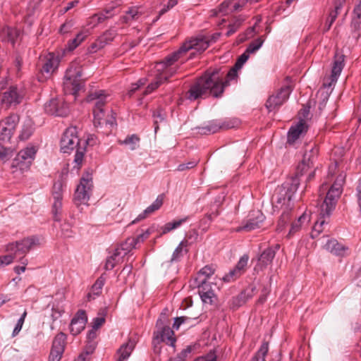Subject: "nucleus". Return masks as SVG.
Instances as JSON below:
<instances>
[{
	"label": "nucleus",
	"mask_w": 361,
	"mask_h": 361,
	"mask_svg": "<svg viewBox=\"0 0 361 361\" xmlns=\"http://www.w3.org/2000/svg\"><path fill=\"white\" fill-rule=\"evenodd\" d=\"M344 55L336 54L331 70V80L336 82L344 67Z\"/></svg>",
	"instance_id": "obj_27"
},
{
	"label": "nucleus",
	"mask_w": 361,
	"mask_h": 361,
	"mask_svg": "<svg viewBox=\"0 0 361 361\" xmlns=\"http://www.w3.org/2000/svg\"><path fill=\"white\" fill-rule=\"evenodd\" d=\"M292 218L291 209L287 207L283 210L281 215L280 216L277 230L282 231L285 226L290 221Z\"/></svg>",
	"instance_id": "obj_42"
},
{
	"label": "nucleus",
	"mask_w": 361,
	"mask_h": 361,
	"mask_svg": "<svg viewBox=\"0 0 361 361\" xmlns=\"http://www.w3.org/2000/svg\"><path fill=\"white\" fill-rule=\"evenodd\" d=\"M62 209V198L54 199L52 213L55 221H59Z\"/></svg>",
	"instance_id": "obj_49"
},
{
	"label": "nucleus",
	"mask_w": 361,
	"mask_h": 361,
	"mask_svg": "<svg viewBox=\"0 0 361 361\" xmlns=\"http://www.w3.org/2000/svg\"><path fill=\"white\" fill-rule=\"evenodd\" d=\"M164 75H159L157 74L155 78V80L149 84L145 91V94H147L153 92L154 90L158 88V87L164 81L163 80Z\"/></svg>",
	"instance_id": "obj_51"
},
{
	"label": "nucleus",
	"mask_w": 361,
	"mask_h": 361,
	"mask_svg": "<svg viewBox=\"0 0 361 361\" xmlns=\"http://www.w3.org/2000/svg\"><path fill=\"white\" fill-rule=\"evenodd\" d=\"M33 132V128L30 121L25 123L22 128V130L20 131V133L19 135V138L21 140H27Z\"/></svg>",
	"instance_id": "obj_48"
},
{
	"label": "nucleus",
	"mask_w": 361,
	"mask_h": 361,
	"mask_svg": "<svg viewBox=\"0 0 361 361\" xmlns=\"http://www.w3.org/2000/svg\"><path fill=\"white\" fill-rule=\"evenodd\" d=\"M292 87L289 82L281 87V89L274 94L271 95L267 102L266 107L269 111H271L281 106L289 97Z\"/></svg>",
	"instance_id": "obj_12"
},
{
	"label": "nucleus",
	"mask_w": 361,
	"mask_h": 361,
	"mask_svg": "<svg viewBox=\"0 0 361 361\" xmlns=\"http://www.w3.org/2000/svg\"><path fill=\"white\" fill-rule=\"evenodd\" d=\"M141 12L137 7H131L126 12L121 18V21L124 23H129L133 20H136L141 16Z\"/></svg>",
	"instance_id": "obj_36"
},
{
	"label": "nucleus",
	"mask_w": 361,
	"mask_h": 361,
	"mask_svg": "<svg viewBox=\"0 0 361 361\" xmlns=\"http://www.w3.org/2000/svg\"><path fill=\"white\" fill-rule=\"evenodd\" d=\"M250 54L246 51L242 54L235 65L228 72L225 80L219 75V70L207 71L199 78L191 86L187 92V97L190 101L196 100L202 97L212 95L214 97H221L224 89L230 85L231 81H237L238 71L249 59Z\"/></svg>",
	"instance_id": "obj_1"
},
{
	"label": "nucleus",
	"mask_w": 361,
	"mask_h": 361,
	"mask_svg": "<svg viewBox=\"0 0 361 361\" xmlns=\"http://www.w3.org/2000/svg\"><path fill=\"white\" fill-rule=\"evenodd\" d=\"M114 7L111 6L90 16L87 20V26L94 28L104 23L107 19L112 18L115 13Z\"/></svg>",
	"instance_id": "obj_22"
},
{
	"label": "nucleus",
	"mask_w": 361,
	"mask_h": 361,
	"mask_svg": "<svg viewBox=\"0 0 361 361\" xmlns=\"http://www.w3.org/2000/svg\"><path fill=\"white\" fill-rule=\"evenodd\" d=\"M210 44V39L208 36L199 35L195 37L190 38L180 47V51H188L195 49L197 51L202 52L206 50Z\"/></svg>",
	"instance_id": "obj_15"
},
{
	"label": "nucleus",
	"mask_w": 361,
	"mask_h": 361,
	"mask_svg": "<svg viewBox=\"0 0 361 361\" xmlns=\"http://www.w3.org/2000/svg\"><path fill=\"white\" fill-rule=\"evenodd\" d=\"M263 43L262 37H258L248 45L245 51L250 54H253L262 46Z\"/></svg>",
	"instance_id": "obj_52"
},
{
	"label": "nucleus",
	"mask_w": 361,
	"mask_h": 361,
	"mask_svg": "<svg viewBox=\"0 0 361 361\" xmlns=\"http://www.w3.org/2000/svg\"><path fill=\"white\" fill-rule=\"evenodd\" d=\"M248 259H249L248 255H244L243 256H242L240 257V259H239V261L238 262L237 264L235 267V269L238 272H240L241 275L245 271V268L247 265Z\"/></svg>",
	"instance_id": "obj_56"
},
{
	"label": "nucleus",
	"mask_w": 361,
	"mask_h": 361,
	"mask_svg": "<svg viewBox=\"0 0 361 361\" xmlns=\"http://www.w3.org/2000/svg\"><path fill=\"white\" fill-rule=\"evenodd\" d=\"M197 318H191L190 317L183 316L176 317L174 319V322L173 324V328L175 329H178L179 326L181 324H186L188 326H192L197 324Z\"/></svg>",
	"instance_id": "obj_37"
},
{
	"label": "nucleus",
	"mask_w": 361,
	"mask_h": 361,
	"mask_svg": "<svg viewBox=\"0 0 361 361\" xmlns=\"http://www.w3.org/2000/svg\"><path fill=\"white\" fill-rule=\"evenodd\" d=\"M24 95L21 87L17 85L11 86L6 91L3 92L0 97L1 105L6 108L11 106H16L20 104Z\"/></svg>",
	"instance_id": "obj_11"
},
{
	"label": "nucleus",
	"mask_w": 361,
	"mask_h": 361,
	"mask_svg": "<svg viewBox=\"0 0 361 361\" xmlns=\"http://www.w3.org/2000/svg\"><path fill=\"white\" fill-rule=\"evenodd\" d=\"M18 35V30L11 27H4L1 34L3 41L11 42L13 44H14Z\"/></svg>",
	"instance_id": "obj_34"
},
{
	"label": "nucleus",
	"mask_w": 361,
	"mask_h": 361,
	"mask_svg": "<svg viewBox=\"0 0 361 361\" xmlns=\"http://www.w3.org/2000/svg\"><path fill=\"white\" fill-rule=\"evenodd\" d=\"M189 219V216L166 223L161 227V234H166L178 227Z\"/></svg>",
	"instance_id": "obj_39"
},
{
	"label": "nucleus",
	"mask_w": 361,
	"mask_h": 361,
	"mask_svg": "<svg viewBox=\"0 0 361 361\" xmlns=\"http://www.w3.org/2000/svg\"><path fill=\"white\" fill-rule=\"evenodd\" d=\"M20 263L22 264L21 266H16L13 269L14 271L17 274H20L21 273H23L26 269V266L28 264V260L27 258L25 257V255H23V257H20L19 259Z\"/></svg>",
	"instance_id": "obj_60"
},
{
	"label": "nucleus",
	"mask_w": 361,
	"mask_h": 361,
	"mask_svg": "<svg viewBox=\"0 0 361 361\" xmlns=\"http://www.w3.org/2000/svg\"><path fill=\"white\" fill-rule=\"evenodd\" d=\"M87 322V317L85 310H78L73 318L71 319L70 324V332L72 335H78L84 330L86 323Z\"/></svg>",
	"instance_id": "obj_19"
},
{
	"label": "nucleus",
	"mask_w": 361,
	"mask_h": 361,
	"mask_svg": "<svg viewBox=\"0 0 361 361\" xmlns=\"http://www.w3.org/2000/svg\"><path fill=\"white\" fill-rule=\"evenodd\" d=\"M75 26V21L73 20H66L61 26L60 27V32L61 34H67L72 31Z\"/></svg>",
	"instance_id": "obj_59"
},
{
	"label": "nucleus",
	"mask_w": 361,
	"mask_h": 361,
	"mask_svg": "<svg viewBox=\"0 0 361 361\" xmlns=\"http://www.w3.org/2000/svg\"><path fill=\"white\" fill-rule=\"evenodd\" d=\"M63 184L61 181H57L54 184L52 195L54 199L63 198Z\"/></svg>",
	"instance_id": "obj_57"
},
{
	"label": "nucleus",
	"mask_w": 361,
	"mask_h": 361,
	"mask_svg": "<svg viewBox=\"0 0 361 361\" xmlns=\"http://www.w3.org/2000/svg\"><path fill=\"white\" fill-rule=\"evenodd\" d=\"M176 338L174 336L173 331L169 326H164L154 331L153 336V345L154 348H157V345L161 342H164L167 345L174 346L176 343Z\"/></svg>",
	"instance_id": "obj_16"
},
{
	"label": "nucleus",
	"mask_w": 361,
	"mask_h": 361,
	"mask_svg": "<svg viewBox=\"0 0 361 361\" xmlns=\"http://www.w3.org/2000/svg\"><path fill=\"white\" fill-rule=\"evenodd\" d=\"M269 351V343L268 342H263L260 348L252 357L250 361H265V357Z\"/></svg>",
	"instance_id": "obj_41"
},
{
	"label": "nucleus",
	"mask_w": 361,
	"mask_h": 361,
	"mask_svg": "<svg viewBox=\"0 0 361 361\" xmlns=\"http://www.w3.org/2000/svg\"><path fill=\"white\" fill-rule=\"evenodd\" d=\"M140 140L137 135L133 134L128 135L123 140H120L119 143L128 146L130 150H135L139 147Z\"/></svg>",
	"instance_id": "obj_40"
},
{
	"label": "nucleus",
	"mask_w": 361,
	"mask_h": 361,
	"mask_svg": "<svg viewBox=\"0 0 361 361\" xmlns=\"http://www.w3.org/2000/svg\"><path fill=\"white\" fill-rule=\"evenodd\" d=\"M241 276L240 273L238 272L235 268L230 270L228 274H226L223 277V280L226 282H231L232 281L235 280L238 277Z\"/></svg>",
	"instance_id": "obj_62"
},
{
	"label": "nucleus",
	"mask_w": 361,
	"mask_h": 361,
	"mask_svg": "<svg viewBox=\"0 0 361 361\" xmlns=\"http://www.w3.org/2000/svg\"><path fill=\"white\" fill-rule=\"evenodd\" d=\"M235 121L213 120L197 128L201 134H213L220 130H227L234 128Z\"/></svg>",
	"instance_id": "obj_14"
},
{
	"label": "nucleus",
	"mask_w": 361,
	"mask_h": 361,
	"mask_svg": "<svg viewBox=\"0 0 361 361\" xmlns=\"http://www.w3.org/2000/svg\"><path fill=\"white\" fill-rule=\"evenodd\" d=\"M117 33L115 30L109 29L106 31H105L101 36L103 38L104 41L109 44L110 42H111L115 37L116 36Z\"/></svg>",
	"instance_id": "obj_61"
},
{
	"label": "nucleus",
	"mask_w": 361,
	"mask_h": 361,
	"mask_svg": "<svg viewBox=\"0 0 361 361\" xmlns=\"http://www.w3.org/2000/svg\"><path fill=\"white\" fill-rule=\"evenodd\" d=\"M199 295L202 302L205 304L212 305L214 303V300L216 299V295L214 293V290L207 292H203L202 293H200Z\"/></svg>",
	"instance_id": "obj_55"
},
{
	"label": "nucleus",
	"mask_w": 361,
	"mask_h": 361,
	"mask_svg": "<svg viewBox=\"0 0 361 361\" xmlns=\"http://www.w3.org/2000/svg\"><path fill=\"white\" fill-rule=\"evenodd\" d=\"M87 34L84 32H79L76 37L70 40L68 43V49L69 51L74 50L76 47H78L80 43L86 38Z\"/></svg>",
	"instance_id": "obj_44"
},
{
	"label": "nucleus",
	"mask_w": 361,
	"mask_h": 361,
	"mask_svg": "<svg viewBox=\"0 0 361 361\" xmlns=\"http://www.w3.org/2000/svg\"><path fill=\"white\" fill-rule=\"evenodd\" d=\"M66 335L63 333L58 334L52 344L49 357V361H60L64 351Z\"/></svg>",
	"instance_id": "obj_18"
},
{
	"label": "nucleus",
	"mask_w": 361,
	"mask_h": 361,
	"mask_svg": "<svg viewBox=\"0 0 361 361\" xmlns=\"http://www.w3.org/2000/svg\"><path fill=\"white\" fill-rule=\"evenodd\" d=\"M104 279L102 276L97 279L95 283L92 285L90 292L87 295L89 301L94 300L95 297L100 295L102 289L104 285Z\"/></svg>",
	"instance_id": "obj_35"
},
{
	"label": "nucleus",
	"mask_w": 361,
	"mask_h": 361,
	"mask_svg": "<svg viewBox=\"0 0 361 361\" xmlns=\"http://www.w3.org/2000/svg\"><path fill=\"white\" fill-rule=\"evenodd\" d=\"M108 96L104 90H98L90 93L87 97V102H94L93 115L95 127H98L102 124V121L104 116L103 107L107 102Z\"/></svg>",
	"instance_id": "obj_8"
},
{
	"label": "nucleus",
	"mask_w": 361,
	"mask_h": 361,
	"mask_svg": "<svg viewBox=\"0 0 361 361\" xmlns=\"http://www.w3.org/2000/svg\"><path fill=\"white\" fill-rule=\"evenodd\" d=\"M212 283L208 281H204V283H197L196 281H190V286L195 288H198V293H202L203 292H207L213 290Z\"/></svg>",
	"instance_id": "obj_43"
},
{
	"label": "nucleus",
	"mask_w": 361,
	"mask_h": 361,
	"mask_svg": "<svg viewBox=\"0 0 361 361\" xmlns=\"http://www.w3.org/2000/svg\"><path fill=\"white\" fill-rule=\"evenodd\" d=\"M92 178H81L80 184L78 185L75 194L74 202L75 204H86L90 199V192L92 190Z\"/></svg>",
	"instance_id": "obj_13"
},
{
	"label": "nucleus",
	"mask_w": 361,
	"mask_h": 361,
	"mask_svg": "<svg viewBox=\"0 0 361 361\" xmlns=\"http://www.w3.org/2000/svg\"><path fill=\"white\" fill-rule=\"evenodd\" d=\"M39 244V238L36 236H30L8 244L6 246V251L9 254L0 256V268L11 264L18 255H25Z\"/></svg>",
	"instance_id": "obj_5"
},
{
	"label": "nucleus",
	"mask_w": 361,
	"mask_h": 361,
	"mask_svg": "<svg viewBox=\"0 0 361 361\" xmlns=\"http://www.w3.org/2000/svg\"><path fill=\"white\" fill-rule=\"evenodd\" d=\"M279 249V245H276L274 247H268L264 250L257 259V263L255 267V271H262L269 265L275 257L276 250Z\"/></svg>",
	"instance_id": "obj_21"
},
{
	"label": "nucleus",
	"mask_w": 361,
	"mask_h": 361,
	"mask_svg": "<svg viewBox=\"0 0 361 361\" xmlns=\"http://www.w3.org/2000/svg\"><path fill=\"white\" fill-rule=\"evenodd\" d=\"M194 361H216V355L214 352H209L205 356L200 357Z\"/></svg>",
	"instance_id": "obj_64"
},
{
	"label": "nucleus",
	"mask_w": 361,
	"mask_h": 361,
	"mask_svg": "<svg viewBox=\"0 0 361 361\" xmlns=\"http://www.w3.org/2000/svg\"><path fill=\"white\" fill-rule=\"evenodd\" d=\"M164 197L162 195H159L155 201L149 207H147L142 213L140 214L138 216L132 221V224H135L140 220L144 219L155 211L158 210L163 204Z\"/></svg>",
	"instance_id": "obj_25"
},
{
	"label": "nucleus",
	"mask_w": 361,
	"mask_h": 361,
	"mask_svg": "<svg viewBox=\"0 0 361 361\" xmlns=\"http://www.w3.org/2000/svg\"><path fill=\"white\" fill-rule=\"evenodd\" d=\"M60 235L63 238H71L73 235L72 229V223L65 221L61 224Z\"/></svg>",
	"instance_id": "obj_46"
},
{
	"label": "nucleus",
	"mask_w": 361,
	"mask_h": 361,
	"mask_svg": "<svg viewBox=\"0 0 361 361\" xmlns=\"http://www.w3.org/2000/svg\"><path fill=\"white\" fill-rule=\"evenodd\" d=\"M37 152V148L33 145H29L21 149L11 163V168L19 169L21 171L30 169Z\"/></svg>",
	"instance_id": "obj_9"
},
{
	"label": "nucleus",
	"mask_w": 361,
	"mask_h": 361,
	"mask_svg": "<svg viewBox=\"0 0 361 361\" xmlns=\"http://www.w3.org/2000/svg\"><path fill=\"white\" fill-rule=\"evenodd\" d=\"M317 154L318 149L316 147H312L304 154L303 159L297 168L295 176L291 178L289 182L284 183L279 188L277 193L274 195L273 199L276 203L283 205L290 202L300 185L299 178L313 167Z\"/></svg>",
	"instance_id": "obj_2"
},
{
	"label": "nucleus",
	"mask_w": 361,
	"mask_h": 361,
	"mask_svg": "<svg viewBox=\"0 0 361 361\" xmlns=\"http://www.w3.org/2000/svg\"><path fill=\"white\" fill-rule=\"evenodd\" d=\"M248 0H226L222 2L219 8V13L226 14L228 12L236 11L241 9Z\"/></svg>",
	"instance_id": "obj_23"
},
{
	"label": "nucleus",
	"mask_w": 361,
	"mask_h": 361,
	"mask_svg": "<svg viewBox=\"0 0 361 361\" xmlns=\"http://www.w3.org/2000/svg\"><path fill=\"white\" fill-rule=\"evenodd\" d=\"M307 130V126L304 120H300L296 125L290 128L288 133V142L293 144L298 140L300 135L306 133Z\"/></svg>",
	"instance_id": "obj_24"
},
{
	"label": "nucleus",
	"mask_w": 361,
	"mask_h": 361,
	"mask_svg": "<svg viewBox=\"0 0 361 361\" xmlns=\"http://www.w3.org/2000/svg\"><path fill=\"white\" fill-rule=\"evenodd\" d=\"M325 248L332 254L341 257L344 256L346 251L348 250V247L339 243L335 239L328 240L325 245Z\"/></svg>",
	"instance_id": "obj_26"
},
{
	"label": "nucleus",
	"mask_w": 361,
	"mask_h": 361,
	"mask_svg": "<svg viewBox=\"0 0 361 361\" xmlns=\"http://www.w3.org/2000/svg\"><path fill=\"white\" fill-rule=\"evenodd\" d=\"M45 111L50 115L66 116L68 114V106L61 99H51L44 104Z\"/></svg>",
	"instance_id": "obj_17"
},
{
	"label": "nucleus",
	"mask_w": 361,
	"mask_h": 361,
	"mask_svg": "<svg viewBox=\"0 0 361 361\" xmlns=\"http://www.w3.org/2000/svg\"><path fill=\"white\" fill-rule=\"evenodd\" d=\"M343 182L344 178L340 176L329 189L326 197L320 207L319 218L314 223L311 232V237L312 238H316L323 231L324 225L326 224L325 218H329L331 215L342 194Z\"/></svg>",
	"instance_id": "obj_3"
},
{
	"label": "nucleus",
	"mask_w": 361,
	"mask_h": 361,
	"mask_svg": "<svg viewBox=\"0 0 361 361\" xmlns=\"http://www.w3.org/2000/svg\"><path fill=\"white\" fill-rule=\"evenodd\" d=\"M122 258L118 255H116V252L107 258L105 263V269L111 270L114 268L116 264L119 263Z\"/></svg>",
	"instance_id": "obj_53"
},
{
	"label": "nucleus",
	"mask_w": 361,
	"mask_h": 361,
	"mask_svg": "<svg viewBox=\"0 0 361 361\" xmlns=\"http://www.w3.org/2000/svg\"><path fill=\"white\" fill-rule=\"evenodd\" d=\"M136 246L133 238H128L126 241L122 243L115 249L116 255L121 258L128 255Z\"/></svg>",
	"instance_id": "obj_29"
},
{
	"label": "nucleus",
	"mask_w": 361,
	"mask_h": 361,
	"mask_svg": "<svg viewBox=\"0 0 361 361\" xmlns=\"http://www.w3.org/2000/svg\"><path fill=\"white\" fill-rule=\"evenodd\" d=\"M189 219V216L166 223L161 227V234H166L178 227Z\"/></svg>",
	"instance_id": "obj_38"
},
{
	"label": "nucleus",
	"mask_w": 361,
	"mask_h": 361,
	"mask_svg": "<svg viewBox=\"0 0 361 361\" xmlns=\"http://www.w3.org/2000/svg\"><path fill=\"white\" fill-rule=\"evenodd\" d=\"M18 121V116L13 114L0 121V160L4 162L13 155V150L8 145Z\"/></svg>",
	"instance_id": "obj_6"
},
{
	"label": "nucleus",
	"mask_w": 361,
	"mask_h": 361,
	"mask_svg": "<svg viewBox=\"0 0 361 361\" xmlns=\"http://www.w3.org/2000/svg\"><path fill=\"white\" fill-rule=\"evenodd\" d=\"M26 316L27 311L25 310L24 312L22 314L21 317L18 320L17 324H16V326L12 333L13 337L16 336L22 329Z\"/></svg>",
	"instance_id": "obj_58"
},
{
	"label": "nucleus",
	"mask_w": 361,
	"mask_h": 361,
	"mask_svg": "<svg viewBox=\"0 0 361 361\" xmlns=\"http://www.w3.org/2000/svg\"><path fill=\"white\" fill-rule=\"evenodd\" d=\"M158 66H161L162 71L159 73V75H164L163 80L164 81L167 80L169 78L172 77L176 72V68L174 67H171V66L166 65H159Z\"/></svg>",
	"instance_id": "obj_50"
},
{
	"label": "nucleus",
	"mask_w": 361,
	"mask_h": 361,
	"mask_svg": "<svg viewBox=\"0 0 361 361\" xmlns=\"http://www.w3.org/2000/svg\"><path fill=\"white\" fill-rule=\"evenodd\" d=\"M152 116L154 118V131L157 132L159 129V123L162 122L166 118V114L164 111L161 108H158L154 110L152 114Z\"/></svg>",
	"instance_id": "obj_45"
},
{
	"label": "nucleus",
	"mask_w": 361,
	"mask_h": 361,
	"mask_svg": "<svg viewBox=\"0 0 361 361\" xmlns=\"http://www.w3.org/2000/svg\"><path fill=\"white\" fill-rule=\"evenodd\" d=\"M214 272L215 269L212 265H206L198 271L197 276L191 281L204 283V281H208Z\"/></svg>",
	"instance_id": "obj_31"
},
{
	"label": "nucleus",
	"mask_w": 361,
	"mask_h": 361,
	"mask_svg": "<svg viewBox=\"0 0 361 361\" xmlns=\"http://www.w3.org/2000/svg\"><path fill=\"white\" fill-rule=\"evenodd\" d=\"M183 53H185V51H180V48L178 51H176L166 57L162 62L159 63V65L172 66L176 61L178 60L180 55Z\"/></svg>",
	"instance_id": "obj_47"
},
{
	"label": "nucleus",
	"mask_w": 361,
	"mask_h": 361,
	"mask_svg": "<svg viewBox=\"0 0 361 361\" xmlns=\"http://www.w3.org/2000/svg\"><path fill=\"white\" fill-rule=\"evenodd\" d=\"M135 346V342L131 339H129L127 343L123 344L117 351L118 355L117 361H125L127 360L130 355Z\"/></svg>",
	"instance_id": "obj_30"
},
{
	"label": "nucleus",
	"mask_w": 361,
	"mask_h": 361,
	"mask_svg": "<svg viewBox=\"0 0 361 361\" xmlns=\"http://www.w3.org/2000/svg\"><path fill=\"white\" fill-rule=\"evenodd\" d=\"M310 220V216L305 212L300 216L298 219L291 224L288 235H293L299 231L303 226L307 225Z\"/></svg>",
	"instance_id": "obj_33"
},
{
	"label": "nucleus",
	"mask_w": 361,
	"mask_h": 361,
	"mask_svg": "<svg viewBox=\"0 0 361 361\" xmlns=\"http://www.w3.org/2000/svg\"><path fill=\"white\" fill-rule=\"evenodd\" d=\"M107 43L103 39L102 36H99L94 42H93L89 48L90 52L94 53L103 49Z\"/></svg>",
	"instance_id": "obj_54"
},
{
	"label": "nucleus",
	"mask_w": 361,
	"mask_h": 361,
	"mask_svg": "<svg viewBox=\"0 0 361 361\" xmlns=\"http://www.w3.org/2000/svg\"><path fill=\"white\" fill-rule=\"evenodd\" d=\"M82 67L78 61H73L66 70L63 90L66 94L75 95L81 88Z\"/></svg>",
	"instance_id": "obj_7"
},
{
	"label": "nucleus",
	"mask_w": 361,
	"mask_h": 361,
	"mask_svg": "<svg viewBox=\"0 0 361 361\" xmlns=\"http://www.w3.org/2000/svg\"><path fill=\"white\" fill-rule=\"evenodd\" d=\"M265 219L264 215L260 211L254 212L250 218L246 221L245 225L238 226L235 228L236 232L251 231L259 228Z\"/></svg>",
	"instance_id": "obj_20"
},
{
	"label": "nucleus",
	"mask_w": 361,
	"mask_h": 361,
	"mask_svg": "<svg viewBox=\"0 0 361 361\" xmlns=\"http://www.w3.org/2000/svg\"><path fill=\"white\" fill-rule=\"evenodd\" d=\"M255 287L253 286H248L245 290L242 291L240 295L233 300V307H238L243 305L246 301L254 295Z\"/></svg>",
	"instance_id": "obj_28"
},
{
	"label": "nucleus",
	"mask_w": 361,
	"mask_h": 361,
	"mask_svg": "<svg viewBox=\"0 0 361 361\" xmlns=\"http://www.w3.org/2000/svg\"><path fill=\"white\" fill-rule=\"evenodd\" d=\"M188 246L189 243L188 240H182L173 251L171 258V262L180 261L183 257L184 255L188 252Z\"/></svg>",
	"instance_id": "obj_32"
},
{
	"label": "nucleus",
	"mask_w": 361,
	"mask_h": 361,
	"mask_svg": "<svg viewBox=\"0 0 361 361\" xmlns=\"http://www.w3.org/2000/svg\"><path fill=\"white\" fill-rule=\"evenodd\" d=\"M92 138L82 140L79 139L77 128L75 126L68 128L63 133L61 141V151L63 153H69L74 149H76L74 162L77 165H80L86 151V145L89 144Z\"/></svg>",
	"instance_id": "obj_4"
},
{
	"label": "nucleus",
	"mask_w": 361,
	"mask_h": 361,
	"mask_svg": "<svg viewBox=\"0 0 361 361\" xmlns=\"http://www.w3.org/2000/svg\"><path fill=\"white\" fill-rule=\"evenodd\" d=\"M198 161V160H192L185 164H180L178 166L177 170L178 171H183L185 170L192 169L197 166Z\"/></svg>",
	"instance_id": "obj_63"
},
{
	"label": "nucleus",
	"mask_w": 361,
	"mask_h": 361,
	"mask_svg": "<svg viewBox=\"0 0 361 361\" xmlns=\"http://www.w3.org/2000/svg\"><path fill=\"white\" fill-rule=\"evenodd\" d=\"M42 61L41 75L37 76V79L42 82L57 69L59 64V58L54 53H49L44 56Z\"/></svg>",
	"instance_id": "obj_10"
}]
</instances>
